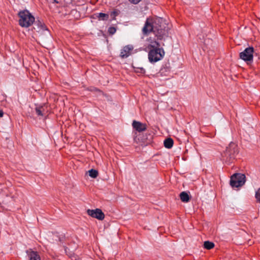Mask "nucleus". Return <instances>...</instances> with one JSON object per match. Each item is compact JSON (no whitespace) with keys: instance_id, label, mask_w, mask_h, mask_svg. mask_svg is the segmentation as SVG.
<instances>
[{"instance_id":"obj_22","label":"nucleus","mask_w":260,"mask_h":260,"mask_svg":"<svg viewBox=\"0 0 260 260\" xmlns=\"http://www.w3.org/2000/svg\"><path fill=\"white\" fill-rule=\"evenodd\" d=\"M255 197L256 199V201L260 203V188H259L255 192Z\"/></svg>"},{"instance_id":"obj_18","label":"nucleus","mask_w":260,"mask_h":260,"mask_svg":"<svg viewBox=\"0 0 260 260\" xmlns=\"http://www.w3.org/2000/svg\"><path fill=\"white\" fill-rule=\"evenodd\" d=\"M204 247L207 249H211L214 247V244L212 242L206 241L204 243Z\"/></svg>"},{"instance_id":"obj_17","label":"nucleus","mask_w":260,"mask_h":260,"mask_svg":"<svg viewBox=\"0 0 260 260\" xmlns=\"http://www.w3.org/2000/svg\"><path fill=\"white\" fill-rule=\"evenodd\" d=\"M36 114L38 116H43L44 115L43 112L44 111V107L43 106H37L35 108Z\"/></svg>"},{"instance_id":"obj_10","label":"nucleus","mask_w":260,"mask_h":260,"mask_svg":"<svg viewBox=\"0 0 260 260\" xmlns=\"http://www.w3.org/2000/svg\"><path fill=\"white\" fill-rule=\"evenodd\" d=\"M133 50V47L132 45H126L124 46L120 51V56L122 58L128 57Z\"/></svg>"},{"instance_id":"obj_13","label":"nucleus","mask_w":260,"mask_h":260,"mask_svg":"<svg viewBox=\"0 0 260 260\" xmlns=\"http://www.w3.org/2000/svg\"><path fill=\"white\" fill-rule=\"evenodd\" d=\"M171 71V68L169 63H166L162 65L161 68L159 73L161 76H167Z\"/></svg>"},{"instance_id":"obj_15","label":"nucleus","mask_w":260,"mask_h":260,"mask_svg":"<svg viewBox=\"0 0 260 260\" xmlns=\"http://www.w3.org/2000/svg\"><path fill=\"white\" fill-rule=\"evenodd\" d=\"M164 144L166 148L170 149L173 146L174 141L172 138H169L165 140Z\"/></svg>"},{"instance_id":"obj_11","label":"nucleus","mask_w":260,"mask_h":260,"mask_svg":"<svg viewBox=\"0 0 260 260\" xmlns=\"http://www.w3.org/2000/svg\"><path fill=\"white\" fill-rule=\"evenodd\" d=\"M133 127L138 132L145 131L146 128V125L141 122L134 120L132 123Z\"/></svg>"},{"instance_id":"obj_25","label":"nucleus","mask_w":260,"mask_h":260,"mask_svg":"<svg viewBox=\"0 0 260 260\" xmlns=\"http://www.w3.org/2000/svg\"><path fill=\"white\" fill-rule=\"evenodd\" d=\"M4 112L2 110H0V117H3Z\"/></svg>"},{"instance_id":"obj_9","label":"nucleus","mask_w":260,"mask_h":260,"mask_svg":"<svg viewBox=\"0 0 260 260\" xmlns=\"http://www.w3.org/2000/svg\"><path fill=\"white\" fill-rule=\"evenodd\" d=\"M33 24V28L34 30L37 32H41L48 30L44 23L40 20H37L36 21L35 20Z\"/></svg>"},{"instance_id":"obj_14","label":"nucleus","mask_w":260,"mask_h":260,"mask_svg":"<svg viewBox=\"0 0 260 260\" xmlns=\"http://www.w3.org/2000/svg\"><path fill=\"white\" fill-rule=\"evenodd\" d=\"M180 198L182 202L185 203L188 202L190 200L188 194L185 191H182L180 193Z\"/></svg>"},{"instance_id":"obj_4","label":"nucleus","mask_w":260,"mask_h":260,"mask_svg":"<svg viewBox=\"0 0 260 260\" xmlns=\"http://www.w3.org/2000/svg\"><path fill=\"white\" fill-rule=\"evenodd\" d=\"M238 153L237 145L234 143H231L226 147L225 151L222 155L223 159L229 162L234 159Z\"/></svg>"},{"instance_id":"obj_3","label":"nucleus","mask_w":260,"mask_h":260,"mask_svg":"<svg viewBox=\"0 0 260 260\" xmlns=\"http://www.w3.org/2000/svg\"><path fill=\"white\" fill-rule=\"evenodd\" d=\"M18 15L19 17V24L22 27H28L35 22L34 16L28 10L20 11Z\"/></svg>"},{"instance_id":"obj_23","label":"nucleus","mask_w":260,"mask_h":260,"mask_svg":"<svg viewBox=\"0 0 260 260\" xmlns=\"http://www.w3.org/2000/svg\"><path fill=\"white\" fill-rule=\"evenodd\" d=\"M135 72L137 73H139L141 74H145V70L143 68H137L136 70H135Z\"/></svg>"},{"instance_id":"obj_12","label":"nucleus","mask_w":260,"mask_h":260,"mask_svg":"<svg viewBox=\"0 0 260 260\" xmlns=\"http://www.w3.org/2000/svg\"><path fill=\"white\" fill-rule=\"evenodd\" d=\"M28 260H41V257L38 252L29 249L26 251Z\"/></svg>"},{"instance_id":"obj_6","label":"nucleus","mask_w":260,"mask_h":260,"mask_svg":"<svg viewBox=\"0 0 260 260\" xmlns=\"http://www.w3.org/2000/svg\"><path fill=\"white\" fill-rule=\"evenodd\" d=\"M254 49L252 47L246 48L240 53V58L245 61L251 62L253 60Z\"/></svg>"},{"instance_id":"obj_16","label":"nucleus","mask_w":260,"mask_h":260,"mask_svg":"<svg viewBox=\"0 0 260 260\" xmlns=\"http://www.w3.org/2000/svg\"><path fill=\"white\" fill-rule=\"evenodd\" d=\"M97 17L100 20H108L109 18V15L106 13H100L97 14Z\"/></svg>"},{"instance_id":"obj_1","label":"nucleus","mask_w":260,"mask_h":260,"mask_svg":"<svg viewBox=\"0 0 260 260\" xmlns=\"http://www.w3.org/2000/svg\"><path fill=\"white\" fill-rule=\"evenodd\" d=\"M154 35L158 40H162L168 35V27L163 18L157 17L153 19Z\"/></svg>"},{"instance_id":"obj_5","label":"nucleus","mask_w":260,"mask_h":260,"mask_svg":"<svg viewBox=\"0 0 260 260\" xmlns=\"http://www.w3.org/2000/svg\"><path fill=\"white\" fill-rule=\"evenodd\" d=\"M246 181L244 174L235 173L233 175L230 179V185L232 187H239L243 186Z\"/></svg>"},{"instance_id":"obj_26","label":"nucleus","mask_w":260,"mask_h":260,"mask_svg":"<svg viewBox=\"0 0 260 260\" xmlns=\"http://www.w3.org/2000/svg\"><path fill=\"white\" fill-rule=\"evenodd\" d=\"M55 3H58L56 1L54 0Z\"/></svg>"},{"instance_id":"obj_24","label":"nucleus","mask_w":260,"mask_h":260,"mask_svg":"<svg viewBox=\"0 0 260 260\" xmlns=\"http://www.w3.org/2000/svg\"><path fill=\"white\" fill-rule=\"evenodd\" d=\"M141 0H129V1L134 4H138Z\"/></svg>"},{"instance_id":"obj_21","label":"nucleus","mask_w":260,"mask_h":260,"mask_svg":"<svg viewBox=\"0 0 260 260\" xmlns=\"http://www.w3.org/2000/svg\"><path fill=\"white\" fill-rule=\"evenodd\" d=\"M116 28L114 27H113V26H110V27H109L108 30V33L112 35H114L116 32Z\"/></svg>"},{"instance_id":"obj_8","label":"nucleus","mask_w":260,"mask_h":260,"mask_svg":"<svg viewBox=\"0 0 260 260\" xmlns=\"http://www.w3.org/2000/svg\"><path fill=\"white\" fill-rule=\"evenodd\" d=\"M87 212L89 215L92 217L96 218L99 220H103L104 219L105 215L102 211L100 209H96L95 210L88 209Z\"/></svg>"},{"instance_id":"obj_2","label":"nucleus","mask_w":260,"mask_h":260,"mask_svg":"<svg viewBox=\"0 0 260 260\" xmlns=\"http://www.w3.org/2000/svg\"><path fill=\"white\" fill-rule=\"evenodd\" d=\"M159 47V43L156 41L154 42V45L150 46L148 59L151 63L156 62L164 57L165 51L162 48Z\"/></svg>"},{"instance_id":"obj_20","label":"nucleus","mask_w":260,"mask_h":260,"mask_svg":"<svg viewBox=\"0 0 260 260\" xmlns=\"http://www.w3.org/2000/svg\"><path fill=\"white\" fill-rule=\"evenodd\" d=\"M118 15V11L117 10H114L112 11L110 14V16L111 17L112 20L115 19V18Z\"/></svg>"},{"instance_id":"obj_7","label":"nucleus","mask_w":260,"mask_h":260,"mask_svg":"<svg viewBox=\"0 0 260 260\" xmlns=\"http://www.w3.org/2000/svg\"><path fill=\"white\" fill-rule=\"evenodd\" d=\"M143 34L145 35H149L151 32L154 34L153 27V19L147 18L142 29Z\"/></svg>"},{"instance_id":"obj_19","label":"nucleus","mask_w":260,"mask_h":260,"mask_svg":"<svg viewBox=\"0 0 260 260\" xmlns=\"http://www.w3.org/2000/svg\"><path fill=\"white\" fill-rule=\"evenodd\" d=\"M89 175L92 178H95L98 176V171L94 169H91L89 171Z\"/></svg>"}]
</instances>
